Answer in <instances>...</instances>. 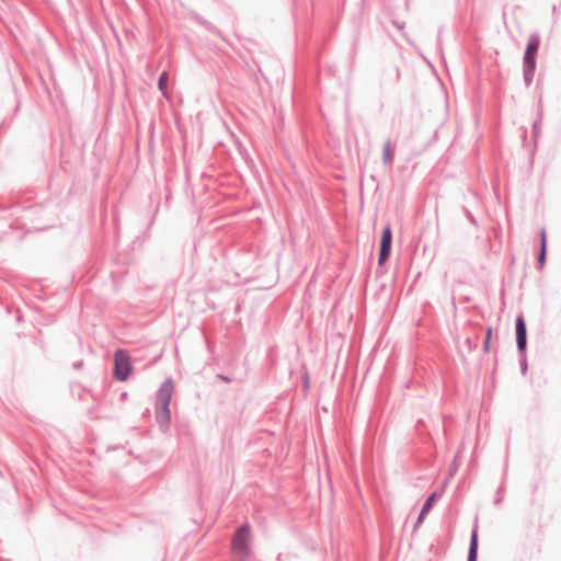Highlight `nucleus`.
Returning <instances> with one entry per match:
<instances>
[{
	"label": "nucleus",
	"instance_id": "1",
	"mask_svg": "<svg viewBox=\"0 0 561 561\" xmlns=\"http://www.w3.org/2000/svg\"><path fill=\"white\" fill-rule=\"evenodd\" d=\"M251 527L244 524L237 528L231 538V552L238 561H247L251 557Z\"/></svg>",
	"mask_w": 561,
	"mask_h": 561
},
{
	"label": "nucleus",
	"instance_id": "2",
	"mask_svg": "<svg viewBox=\"0 0 561 561\" xmlns=\"http://www.w3.org/2000/svg\"><path fill=\"white\" fill-rule=\"evenodd\" d=\"M174 392V383L171 379L165 380L157 394V420L162 427L170 423L169 404Z\"/></svg>",
	"mask_w": 561,
	"mask_h": 561
},
{
	"label": "nucleus",
	"instance_id": "3",
	"mask_svg": "<svg viewBox=\"0 0 561 561\" xmlns=\"http://www.w3.org/2000/svg\"><path fill=\"white\" fill-rule=\"evenodd\" d=\"M539 49V38L536 35L529 37L528 45L524 55V65H525V78L526 80H530L533 72L536 67V55Z\"/></svg>",
	"mask_w": 561,
	"mask_h": 561
},
{
	"label": "nucleus",
	"instance_id": "4",
	"mask_svg": "<svg viewBox=\"0 0 561 561\" xmlns=\"http://www.w3.org/2000/svg\"><path fill=\"white\" fill-rule=\"evenodd\" d=\"M115 376L117 379L124 381L128 378L130 373V358L125 351H117L114 355Z\"/></svg>",
	"mask_w": 561,
	"mask_h": 561
},
{
	"label": "nucleus",
	"instance_id": "5",
	"mask_svg": "<svg viewBox=\"0 0 561 561\" xmlns=\"http://www.w3.org/2000/svg\"><path fill=\"white\" fill-rule=\"evenodd\" d=\"M391 241H392V233L389 226H387L381 236L380 240V252L378 257V264L382 265L388 260L390 251H391Z\"/></svg>",
	"mask_w": 561,
	"mask_h": 561
},
{
	"label": "nucleus",
	"instance_id": "6",
	"mask_svg": "<svg viewBox=\"0 0 561 561\" xmlns=\"http://www.w3.org/2000/svg\"><path fill=\"white\" fill-rule=\"evenodd\" d=\"M516 340L519 351H524L526 347V325L523 317H518L516 320Z\"/></svg>",
	"mask_w": 561,
	"mask_h": 561
},
{
	"label": "nucleus",
	"instance_id": "7",
	"mask_svg": "<svg viewBox=\"0 0 561 561\" xmlns=\"http://www.w3.org/2000/svg\"><path fill=\"white\" fill-rule=\"evenodd\" d=\"M383 161L387 165H390L394 157V146L390 140H387L382 148Z\"/></svg>",
	"mask_w": 561,
	"mask_h": 561
},
{
	"label": "nucleus",
	"instance_id": "8",
	"mask_svg": "<svg viewBox=\"0 0 561 561\" xmlns=\"http://www.w3.org/2000/svg\"><path fill=\"white\" fill-rule=\"evenodd\" d=\"M478 556V533L474 529L471 535L468 561H477Z\"/></svg>",
	"mask_w": 561,
	"mask_h": 561
},
{
	"label": "nucleus",
	"instance_id": "9",
	"mask_svg": "<svg viewBox=\"0 0 561 561\" xmlns=\"http://www.w3.org/2000/svg\"><path fill=\"white\" fill-rule=\"evenodd\" d=\"M435 496H436V494L433 493L432 495H430V497L424 503L423 508L417 518V524H421L423 522L425 515L431 511L434 500H435Z\"/></svg>",
	"mask_w": 561,
	"mask_h": 561
},
{
	"label": "nucleus",
	"instance_id": "10",
	"mask_svg": "<svg viewBox=\"0 0 561 561\" xmlns=\"http://www.w3.org/2000/svg\"><path fill=\"white\" fill-rule=\"evenodd\" d=\"M168 80H169V76H168V72H162L160 78H159V82H158V85H159V90L161 91V93L164 95V96H168V90H167V87H168Z\"/></svg>",
	"mask_w": 561,
	"mask_h": 561
},
{
	"label": "nucleus",
	"instance_id": "11",
	"mask_svg": "<svg viewBox=\"0 0 561 561\" xmlns=\"http://www.w3.org/2000/svg\"><path fill=\"white\" fill-rule=\"evenodd\" d=\"M540 238H541V250H540V255H539V264L542 265L545 263L546 251H547V236L543 230L541 231Z\"/></svg>",
	"mask_w": 561,
	"mask_h": 561
},
{
	"label": "nucleus",
	"instance_id": "12",
	"mask_svg": "<svg viewBox=\"0 0 561 561\" xmlns=\"http://www.w3.org/2000/svg\"><path fill=\"white\" fill-rule=\"evenodd\" d=\"M491 336H492V328H488L486 334H485L484 344H483V348H484L485 352L490 351V340H491Z\"/></svg>",
	"mask_w": 561,
	"mask_h": 561
}]
</instances>
